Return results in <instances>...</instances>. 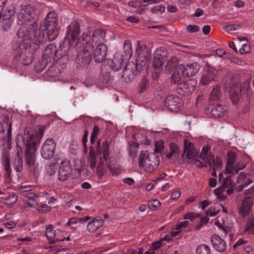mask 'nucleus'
<instances>
[{"mask_svg":"<svg viewBox=\"0 0 254 254\" xmlns=\"http://www.w3.org/2000/svg\"><path fill=\"white\" fill-rule=\"evenodd\" d=\"M186 67L183 64H179L176 68L175 71L176 73H180L183 76H187V70H186Z\"/></svg>","mask_w":254,"mask_h":254,"instance_id":"nucleus-47","label":"nucleus"},{"mask_svg":"<svg viewBox=\"0 0 254 254\" xmlns=\"http://www.w3.org/2000/svg\"><path fill=\"white\" fill-rule=\"evenodd\" d=\"M246 175L244 173H240L239 174L237 179V182H238V183H242V184L238 186L236 188V190L238 192L242 191L245 188L247 187L248 185L253 183V181L251 179H248L247 182L244 183V180L246 179Z\"/></svg>","mask_w":254,"mask_h":254,"instance_id":"nucleus-24","label":"nucleus"},{"mask_svg":"<svg viewBox=\"0 0 254 254\" xmlns=\"http://www.w3.org/2000/svg\"><path fill=\"white\" fill-rule=\"evenodd\" d=\"M164 105L172 112L179 111L183 106L182 100L175 95H168L165 99Z\"/></svg>","mask_w":254,"mask_h":254,"instance_id":"nucleus-9","label":"nucleus"},{"mask_svg":"<svg viewBox=\"0 0 254 254\" xmlns=\"http://www.w3.org/2000/svg\"><path fill=\"white\" fill-rule=\"evenodd\" d=\"M220 87L218 85L215 86L210 95V98L212 100H218L220 97Z\"/></svg>","mask_w":254,"mask_h":254,"instance_id":"nucleus-39","label":"nucleus"},{"mask_svg":"<svg viewBox=\"0 0 254 254\" xmlns=\"http://www.w3.org/2000/svg\"><path fill=\"white\" fill-rule=\"evenodd\" d=\"M183 76H184L181 74L176 73V71H174L171 77V82L177 84L180 81Z\"/></svg>","mask_w":254,"mask_h":254,"instance_id":"nucleus-46","label":"nucleus"},{"mask_svg":"<svg viewBox=\"0 0 254 254\" xmlns=\"http://www.w3.org/2000/svg\"><path fill=\"white\" fill-rule=\"evenodd\" d=\"M35 152L25 151V162L29 167H32L33 169H35L38 167L36 163Z\"/></svg>","mask_w":254,"mask_h":254,"instance_id":"nucleus-21","label":"nucleus"},{"mask_svg":"<svg viewBox=\"0 0 254 254\" xmlns=\"http://www.w3.org/2000/svg\"><path fill=\"white\" fill-rule=\"evenodd\" d=\"M244 232L248 233V235H254V216H251L248 219L245 228L244 229Z\"/></svg>","mask_w":254,"mask_h":254,"instance_id":"nucleus-34","label":"nucleus"},{"mask_svg":"<svg viewBox=\"0 0 254 254\" xmlns=\"http://www.w3.org/2000/svg\"><path fill=\"white\" fill-rule=\"evenodd\" d=\"M114 61L111 59H108L102 64L101 67V72L104 75H108L112 70L111 66H113Z\"/></svg>","mask_w":254,"mask_h":254,"instance_id":"nucleus-32","label":"nucleus"},{"mask_svg":"<svg viewBox=\"0 0 254 254\" xmlns=\"http://www.w3.org/2000/svg\"><path fill=\"white\" fill-rule=\"evenodd\" d=\"M240 28L238 24H230L225 27V29L227 32H231L237 30Z\"/></svg>","mask_w":254,"mask_h":254,"instance_id":"nucleus-58","label":"nucleus"},{"mask_svg":"<svg viewBox=\"0 0 254 254\" xmlns=\"http://www.w3.org/2000/svg\"><path fill=\"white\" fill-rule=\"evenodd\" d=\"M161 0H140V3L143 6H147L148 4L157 3L160 2Z\"/></svg>","mask_w":254,"mask_h":254,"instance_id":"nucleus-59","label":"nucleus"},{"mask_svg":"<svg viewBox=\"0 0 254 254\" xmlns=\"http://www.w3.org/2000/svg\"><path fill=\"white\" fill-rule=\"evenodd\" d=\"M164 148V141L163 140H159L155 142V153H160L162 152Z\"/></svg>","mask_w":254,"mask_h":254,"instance_id":"nucleus-44","label":"nucleus"},{"mask_svg":"<svg viewBox=\"0 0 254 254\" xmlns=\"http://www.w3.org/2000/svg\"><path fill=\"white\" fill-rule=\"evenodd\" d=\"M68 51L69 42L66 40L64 41L63 44L60 46L59 50L57 49L55 44H50L44 50L42 62L44 64H47L48 63L57 61L62 57L66 56Z\"/></svg>","mask_w":254,"mask_h":254,"instance_id":"nucleus-3","label":"nucleus"},{"mask_svg":"<svg viewBox=\"0 0 254 254\" xmlns=\"http://www.w3.org/2000/svg\"><path fill=\"white\" fill-rule=\"evenodd\" d=\"M226 108L221 105H212L209 106L205 110V113L213 118H221L224 115Z\"/></svg>","mask_w":254,"mask_h":254,"instance_id":"nucleus-15","label":"nucleus"},{"mask_svg":"<svg viewBox=\"0 0 254 254\" xmlns=\"http://www.w3.org/2000/svg\"><path fill=\"white\" fill-rule=\"evenodd\" d=\"M196 85V81L191 79L186 82L179 83L176 87V91L181 95L187 96L194 91Z\"/></svg>","mask_w":254,"mask_h":254,"instance_id":"nucleus-11","label":"nucleus"},{"mask_svg":"<svg viewBox=\"0 0 254 254\" xmlns=\"http://www.w3.org/2000/svg\"><path fill=\"white\" fill-rule=\"evenodd\" d=\"M90 36L87 34H82L76 42L77 48H83L76 58V67L79 69L87 67L92 60L93 46L90 45Z\"/></svg>","mask_w":254,"mask_h":254,"instance_id":"nucleus-2","label":"nucleus"},{"mask_svg":"<svg viewBox=\"0 0 254 254\" xmlns=\"http://www.w3.org/2000/svg\"><path fill=\"white\" fill-rule=\"evenodd\" d=\"M17 152L12 162V167L17 173H21L23 170V161L22 154V147L19 145V142L16 141Z\"/></svg>","mask_w":254,"mask_h":254,"instance_id":"nucleus-14","label":"nucleus"},{"mask_svg":"<svg viewBox=\"0 0 254 254\" xmlns=\"http://www.w3.org/2000/svg\"><path fill=\"white\" fill-rule=\"evenodd\" d=\"M84 34H87L90 36L87 33H85ZM90 37L91 38L90 41V45H92L93 48L94 46H97L98 44L103 43V42H104L106 37V32L102 29H97L93 31L92 37Z\"/></svg>","mask_w":254,"mask_h":254,"instance_id":"nucleus-18","label":"nucleus"},{"mask_svg":"<svg viewBox=\"0 0 254 254\" xmlns=\"http://www.w3.org/2000/svg\"><path fill=\"white\" fill-rule=\"evenodd\" d=\"M164 62L165 61L162 60L161 58L154 56L153 65L155 68H158L164 64Z\"/></svg>","mask_w":254,"mask_h":254,"instance_id":"nucleus-49","label":"nucleus"},{"mask_svg":"<svg viewBox=\"0 0 254 254\" xmlns=\"http://www.w3.org/2000/svg\"><path fill=\"white\" fill-rule=\"evenodd\" d=\"M160 159L158 155L154 153H149L147 151L140 152L138 165L143 168L148 173L153 172L160 164Z\"/></svg>","mask_w":254,"mask_h":254,"instance_id":"nucleus-4","label":"nucleus"},{"mask_svg":"<svg viewBox=\"0 0 254 254\" xmlns=\"http://www.w3.org/2000/svg\"><path fill=\"white\" fill-rule=\"evenodd\" d=\"M154 56L161 58L164 61H166L168 57V51L164 47L157 49L154 52Z\"/></svg>","mask_w":254,"mask_h":254,"instance_id":"nucleus-37","label":"nucleus"},{"mask_svg":"<svg viewBox=\"0 0 254 254\" xmlns=\"http://www.w3.org/2000/svg\"><path fill=\"white\" fill-rule=\"evenodd\" d=\"M27 203L30 207H36L38 206L39 198H35L33 199H27Z\"/></svg>","mask_w":254,"mask_h":254,"instance_id":"nucleus-54","label":"nucleus"},{"mask_svg":"<svg viewBox=\"0 0 254 254\" xmlns=\"http://www.w3.org/2000/svg\"><path fill=\"white\" fill-rule=\"evenodd\" d=\"M104 224V221L101 216H97L94 220L89 222L87 226V229L89 232H94Z\"/></svg>","mask_w":254,"mask_h":254,"instance_id":"nucleus-22","label":"nucleus"},{"mask_svg":"<svg viewBox=\"0 0 254 254\" xmlns=\"http://www.w3.org/2000/svg\"><path fill=\"white\" fill-rule=\"evenodd\" d=\"M100 128L98 125H94L93 130L90 136V142L94 144L96 139L98 137V135L100 132Z\"/></svg>","mask_w":254,"mask_h":254,"instance_id":"nucleus-42","label":"nucleus"},{"mask_svg":"<svg viewBox=\"0 0 254 254\" xmlns=\"http://www.w3.org/2000/svg\"><path fill=\"white\" fill-rule=\"evenodd\" d=\"M253 204V197L249 196L245 197L238 208V211L241 216L245 217L248 215L250 213Z\"/></svg>","mask_w":254,"mask_h":254,"instance_id":"nucleus-13","label":"nucleus"},{"mask_svg":"<svg viewBox=\"0 0 254 254\" xmlns=\"http://www.w3.org/2000/svg\"><path fill=\"white\" fill-rule=\"evenodd\" d=\"M56 148L55 140L52 138L47 139L41 146V156L45 159H50L54 154Z\"/></svg>","mask_w":254,"mask_h":254,"instance_id":"nucleus-10","label":"nucleus"},{"mask_svg":"<svg viewBox=\"0 0 254 254\" xmlns=\"http://www.w3.org/2000/svg\"><path fill=\"white\" fill-rule=\"evenodd\" d=\"M139 147V144L136 143H132L129 145V148L128 149V153L129 156L132 158H134L136 156L138 152V149Z\"/></svg>","mask_w":254,"mask_h":254,"instance_id":"nucleus-38","label":"nucleus"},{"mask_svg":"<svg viewBox=\"0 0 254 254\" xmlns=\"http://www.w3.org/2000/svg\"><path fill=\"white\" fill-rule=\"evenodd\" d=\"M29 23H20L21 25L17 31L19 38H24L22 42L16 50L15 58L22 62L24 65H29L33 61V54L36 50L39 49V45L44 41L45 32L43 30H37L38 24H32L30 26Z\"/></svg>","mask_w":254,"mask_h":254,"instance_id":"nucleus-1","label":"nucleus"},{"mask_svg":"<svg viewBox=\"0 0 254 254\" xmlns=\"http://www.w3.org/2000/svg\"><path fill=\"white\" fill-rule=\"evenodd\" d=\"M129 66V64L126 65L123 71V74L121 75L122 80L126 82L131 81L135 75L137 74V71H132V68H130Z\"/></svg>","mask_w":254,"mask_h":254,"instance_id":"nucleus-23","label":"nucleus"},{"mask_svg":"<svg viewBox=\"0 0 254 254\" xmlns=\"http://www.w3.org/2000/svg\"><path fill=\"white\" fill-rule=\"evenodd\" d=\"M109 146L110 143H108L107 141H106L102 144L101 146L102 149L103 157L104 160L105 161H107L110 155Z\"/></svg>","mask_w":254,"mask_h":254,"instance_id":"nucleus-40","label":"nucleus"},{"mask_svg":"<svg viewBox=\"0 0 254 254\" xmlns=\"http://www.w3.org/2000/svg\"><path fill=\"white\" fill-rule=\"evenodd\" d=\"M227 163L225 167L224 173L231 172V169L234 165L236 159V154L233 151H229L227 155Z\"/></svg>","mask_w":254,"mask_h":254,"instance_id":"nucleus-28","label":"nucleus"},{"mask_svg":"<svg viewBox=\"0 0 254 254\" xmlns=\"http://www.w3.org/2000/svg\"><path fill=\"white\" fill-rule=\"evenodd\" d=\"M160 201L157 199H154L151 201H150L148 203V206L149 207L151 210H155L160 206Z\"/></svg>","mask_w":254,"mask_h":254,"instance_id":"nucleus-50","label":"nucleus"},{"mask_svg":"<svg viewBox=\"0 0 254 254\" xmlns=\"http://www.w3.org/2000/svg\"><path fill=\"white\" fill-rule=\"evenodd\" d=\"M61 161L60 158H58L55 162H51L46 168V173L49 176L54 175L57 171L56 164H59V162Z\"/></svg>","mask_w":254,"mask_h":254,"instance_id":"nucleus-35","label":"nucleus"},{"mask_svg":"<svg viewBox=\"0 0 254 254\" xmlns=\"http://www.w3.org/2000/svg\"><path fill=\"white\" fill-rule=\"evenodd\" d=\"M250 51V46L248 44H244L242 47L239 50V52L241 54H246Z\"/></svg>","mask_w":254,"mask_h":254,"instance_id":"nucleus-55","label":"nucleus"},{"mask_svg":"<svg viewBox=\"0 0 254 254\" xmlns=\"http://www.w3.org/2000/svg\"><path fill=\"white\" fill-rule=\"evenodd\" d=\"M219 209H216L215 208H211L209 211L207 212V215H209L211 217L215 216L219 212Z\"/></svg>","mask_w":254,"mask_h":254,"instance_id":"nucleus-63","label":"nucleus"},{"mask_svg":"<svg viewBox=\"0 0 254 254\" xmlns=\"http://www.w3.org/2000/svg\"><path fill=\"white\" fill-rule=\"evenodd\" d=\"M88 131L86 130L84 132V134L82 139V143L83 145L84 149L85 151L87 150V142L88 140Z\"/></svg>","mask_w":254,"mask_h":254,"instance_id":"nucleus-61","label":"nucleus"},{"mask_svg":"<svg viewBox=\"0 0 254 254\" xmlns=\"http://www.w3.org/2000/svg\"><path fill=\"white\" fill-rule=\"evenodd\" d=\"M105 172V170L104 167V163L101 160L97 167V174L100 179H101L104 175Z\"/></svg>","mask_w":254,"mask_h":254,"instance_id":"nucleus-43","label":"nucleus"},{"mask_svg":"<svg viewBox=\"0 0 254 254\" xmlns=\"http://www.w3.org/2000/svg\"><path fill=\"white\" fill-rule=\"evenodd\" d=\"M162 245L163 243H161V241H158L153 243L150 248L155 252L156 250L159 249Z\"/></svg>","mask_w":254,"mask_h":254,"instance_id":"nucleus-60","label":"nucleus"},{"mask_svg":"<svg viewBox=\"0 0 254 254\" xmlns=\"http://www.w3.org/2000/svg\"><path fill=\"white\" fill-rule=\"evenodd\" d=\"M169 148L170 149V152H166L164 154L166 157L168 159H170L173 155H178L180 152V147L175 143H170Z\"/></svg>","mask_w":254,"mask_h":254,"instance_id":"nucleus-30","label":"nucleus"},{"mask_svg":"<svg viewBox=\"0 0 254 254\" xmlns=\"http://www.w3.org/2000/svg\"><path fill=\"white\" fill-rule=\"evenodd\" d=\"M13 14V11L10 9H6L5 10L3 15V19L4 20H7L10 19L12 15Z\"/></svg>","mask_w":254,"mask_h":254,"instance_id":"nucleus-56","label":"nucleus"},{"mask_svg":"<svg viewBox=\"0 0 254 254\" xmlns=\"http://www.w3.org/2000/svg\"><path fill=\"white\" fill-rule=\"evenodd\" d=\"M211 242L213 248L219 252L226 250V244L224 240L217 235H213L211 237Z\"/></svg>","mask_w":254,"mask_h":254,"instance_id":"nucleus-19","label":"nucleus"},{"mask_svg":"<svg viewBox=\"0 0 254 254\" xmlns=\"http://www.w3.org/2000/svg\"><path fill=\"white\" fill-rule=\"evenodd\" d=\"M241 86L239 84L233 85L229 90L230 97L234 104H237L241 96Z\"/></svg>","mask_w":254,"mask_h":254,"instance_id":"nucleus-20","label":"nucleus"},{"mask_svg":"<svg viewBox=\"0 0 254 254\" xmlns=\"http://www.w3.org/2000/svg\"><path fill=\"white\" fill-rule=\"evenodd\" d=\"M123 50L124 54L122 55L121 57L122 58H130L132 54V50L131 42L128 40H126L124 42Z\"/></svg>","mask_w":254,"mask_h":254,"instance_id":"nucleus-33","label":"nucleus"},{"mask_svg":"<svg viewBox=\"0 0 254 254\" xmlns=\"http://www.w3.org/2000/svg\"><path fill=\"white\" fill-rule=\"evenodd\" d=\"M196 254H210L209 247L205 244L199 245L196 250Z\"/></svg>","mask_w":254,"mask_h":254,"instance_id":"nucleus-41","label":"nucleus"},{"mask_svg":"<svg viewBox=\"0 0 254 254\" xmlns=\"http://www.w3.org/2000/svg\"><path fill=\"white\" fill-rule=\"evenodd\" d=\"M164 10L165 7L161 5L155 6L150 9V11L152 13H157L159 11L162 12L164 11Z\"/></svg>","mask_w":254,"mask_h":254,"instance_id":"nucleus-62","label":"nucleus"},{"mask_svg":"<svg viewBox=\"0 0 254 254\" xmlns=\"http://www.w3.org/2000/svg\"><path fill=\"white\" fill-rule=\"evenodd\" d=\"M36 13V9L31 5H24L21 6L19 12L17 13V19L20 23H30V26L32 24L36 23L34 17Z\"/></svg>","mask_w":254,"mask_h":254,"instance_id":"nucleus-7","label":"nucleus"},{"mask_svg":"<svg viewBox=\"0 0 254 254\" xmlns=\"http://www.w3.org/2000/svg\"><path fill=\"white\" fill-rule=\"evenodd\" d=\"M209 149V147L207 146L203 147L202 149L201 152L200 154V157L204 161L207 159V157L209 156V155H212L210 153H208Z\"/></svg>","mask_w":254,"mask_h":254,"instance_id":"nucleus-45","label":"nucleus"},{"mask_svg":"<svg viewBox=\"0 0 254 254\" xmlns=\"http://www.w3.org/2000/svg\"><path fill=\"white\" fill-rule=\"evenodd\" d=\"M194 147L192 143L185 140L184 141V153L182 155L183 158L185 154L188 159H191L194 157Z\"/></svg>","mask_w":254,"mask_h":254,"instance_id":"nucleus-25","label":"nucleus"},{"mask_svg":"<svg viewBox=\"0 0 254 254\" xmlns=\"http://www.w3.org/2000/svg\"><path fill=\"white\" fill-rule=\"evenodd\" d=\"M80 31V25L77 21H74L67 26L66 36L64 41L66 40L69 42V48H70V41L77 40V38Z\"/></svg>","mask_w":254,"mask_h":254,"instance_id":"nucleus-12","label":"nucleus"},{"mask_svg":"<svg viewBox=\"0 0 254 254\" xmlns=\"http://www.w3.org/2000/svg\"><path fill=\"white\" fill-rule=\"evenodd\" d=\"M217 74L216 70L212 67L208 66L201 75L200 83L203 85L208 84L212 81L215 80Z\"/></svg>","mask_w":254,"mask_h":254,"instance_id":"nucleus-16","label":"nucleus"},{"mask_svg":"<svg viewBox=\"0 0 254 254\" xmlns=\"http://www.w3.org/2000/svg\"><path fill=\"white\" fill-rule=\"evenodd\" d=\"M46 236L48 239L50 241V244L55 243L58 242L64 241V238L62 239H59L56 238V231L53 230V226L52 225H49L46 228Z\"/></svg>","mask_w":254,"mask_h":254,"instance_id":"nucleus-26","label":"nucleus"},{"mask_svg":"<svg viewBox=\"0 0 254 254\" xmlns=\"http://www.w3.org/2000/svg\"><path fill=\"white\" fill-rule=\"evenodd\" d=\"M204 162L208 164L210 168L218 169L222 164L221 160L218 157L215 158L214 155H209Z\"/></svg>","mask_w":254,"mask_h":254,"instance_id":"nucleus-27","label":"nucleus"},{"mask_svg":"<svg viewBox=\"0 0 254 254\" xmlns=\"http://www.w3.org/2000/svg\"><path fill=\"white\" fill-rule=\"evenodd\" d=\"M17 199V196L15 194H12L9 197L7 198L6 203L8 204L14 203Z\"/></svg>","mask_w":254,"mask_h":254,"instance_id":"nucleus-64","label":"nucleus"},{"mask_svg":"<svg viewBox=\"0 0 254 254\" xmlns=\"http://www.w3.org/2000/svg\"><path fill=\"white\" fill-rule=\"evenodd\" d=\"M119 54L117 53L115 55L114 59H111L114 62L113 66H112L111 67L115 71L118 70L121 68L124 61L123 58L122 57L119 58Z\"/></svg>","mask_w":254,"mask_h":254,"instance_id":"nucleus-36","label":"nucleus"},{"mask_svg":"<svg viewBox=\"0 0 254 254\" xmlns=\"http://www.w3.org/2000/svg\"><path fill=\"white\" fill-rule=\"evenodd\" d=\"M147 58L142 54H139L136 59L135 67L136 71L140 72L145 67Z\"/></svg>","mask_w":254,"mask_h":254,"instance_id":"nucleus-31","label":"nucleus"},{"mask_svg":"<svg viewBox=\"0 0 254 254\" xmlns=\"http://www.w3.org/2000/svg\"><path fill=\"white\" fill-rule=\"evenodd\" d=\"M232 181L231 180V177L230 176H227L225 179H223L222 182V187L224 189L227 188L231 185Z\"/></svg>","mask_w":254,"mask_h":254,"instance_id":"nucleus-53","label":"nucleus"},{"mask_svg":"<svg viewBox=\"0 0 254 254\" xmlns=\"http://www.w3.org/2000/svg\"><path fill=\"white\" fill-rule=\"evenodd\" d=\"M108 51L107 47L104 43L98 44L94 51V60L96 63L103 62L107 55Z\"/></svg>","mask_w":254,"mask_h":254,"instance_id":"nucleus-17","label":"nucleus"},{"mask_svg":"<svg viewBox=\"0 0 254 254\" xmlns=\"http://www.w3.org/2000/svg\"><path fill=\"white\" fill-rule=\"evenodd\" d=\"M43 134L44 130L40 128L35 134L25 133L23 135H20L22 144L25 147V151H36Z\"/></svg>","mask_w":254,"mask_h":254,"instance_id":"nucleus-5","label":"nucleus"},{"mask_svg":"<svg viewBox=\"0 0 254 254\" xmlns=\"http://www.w3.org/2000/svg\"><path fill=\"white\" fill-rule=\"evenodd\" d=\"M3 165L4 167V170L7 174L8 176H9L11 173V169H10V162L9 158L8 157H5L3 162Z\"/></svg>","mask_w":254,"mask_h":254,"instance_id":"nucleus-48","label":"nucleus"},{"mask_svg":"<svg viewBox=\"0 0 254 254\" xmlns=\"http://www.w3.org/2000/svg\"><path fill=\"white\" fill-rule=\"evenodd\" d=\"M50 248L51 251H56L55 254H69V250L67 249L58 250L57 247L56 246H52Z\"/></svg>","mask_w":254,"mask_h":254,"instance_id":"nucleus-51","label":"nucleus"},{"mask_svg":"<svg viewBox=\"0 0 254 254\" xmlns=\"http://www.w3.org/2000/svg\"><path fill=\"white\" fill-rule=\"evenodd\" d=\"M187 30L189 33L196 32L199 30V27L196 25H189L187 27Z\"/></svg>","mask_w":254,"mask_h":254,"instance_id":"nucleus-57","label":"nucleus"},{"mask_svg":"<svg viewBox=\"0 0 254 254\" xmlns=\"http://www.w3.org/2000/svg\"><path fill=\"white\" fill-rule=\"evenodd\" d=\"M200 65L196 62L188 64L186 66L187 76H192L197 73L199 69Z\"/></svg>","mask_w":254,"mask_h":254,"instance_id":"nucleus-29","label":"nucleus"},{"mask_svg":"<svg viewBox=\"0 0 254 254\" xmlns=\"http://www.w3.org/2000/svg\"><path fill=\"white\" fill-rule=\"evenodd\" d=\"M58 171V180L64 181L67 180L71 175L72 167L71 163L67 159H61L59 162Z\"/></svg>","mask_w":254,"mask_h":254,"instance_id":"nucleus-8","label":"nucleus"},{"mask_svg":"<svg viewBox=\"0 0 254 254\" xmlns=\"http://www.w3.org/2000/svg\"><path fill=\"white\" fill-rule=\"evenodd\" d=\"M148 85H149V83H148V80L147 79H146L145 78H143L141 80V81L140 83V85H139L140 92V93L143 92L146 89V88L148 86Z\"/></svg>","mask_w":254,"mask_h":254,"instance_id":"nucleus-52","label":"nucleus"},{"mask_svg":"<svg viewBox=\"0 0 254 254\" xmlns=\"http://www.w3.org/2000/svg\"><path fill=\"white\" fill-rule=\"evenodd\" d=\"M45 23L49 41L55 40L58 35V31L56 27L57 25L56 13L54 12L48 13L45 18Z\"/></svg>","mask_w":254,"mask_h":254,"instance_id":"nucleus-6","label":"nucleus"}]
</instances>
